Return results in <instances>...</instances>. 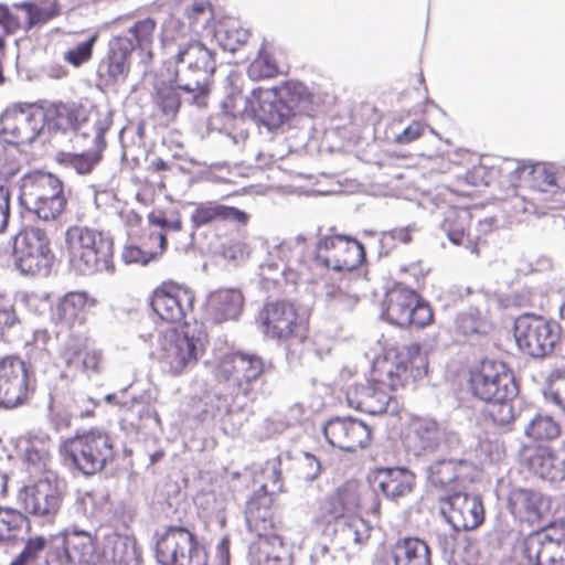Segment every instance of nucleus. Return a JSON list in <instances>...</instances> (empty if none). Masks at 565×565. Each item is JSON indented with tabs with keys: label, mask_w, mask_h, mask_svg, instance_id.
I'll return each instance as SVG.
<instances>
[{
	"label": "nucleus",
	"mask_w": 565,
	"mask_h": 565,
	"mask_svg": "<svg viewBox=\"0 0 565 565\" xmlns=\"http://www.w3.org/2000/svg\"><path fill=\"white\" fill-rule=\"evenodd\" d=\"M380 515L381 500L375 490L349 480L319 502L313 524L322 533L334 532L340 522L351 531L364 516L379 519Z\"/></svg>",
	"instance_id": "nucleus-1"
},
{
	"label": "nucleus",
	"mask_w": 565,
	"mask_h": 565,
	"mask_svg": "<svg viewBox=\"0 0 565 565\" xmlns=\"http://www.w3.org/2000/svg\"><path fill=\"white\" fill-rule=\"evenodd\" d=\"M30 483L17 493V501L24 513L53 522L63 503V487L57 473L50 468V455L29 448L23 461Z\"/></svg>",
	"instance_id": "nucleus-2"
},
{
	"label": "nucleus",
	"mask_w": 565,
	"mask_h": 565,
	"mask_svg": "<svg viewBox=\"0 0 565 565\" xmlns=\"http://www.w3.org/2000/svg\"><path fill=\"white\" fill-rule=\"evenodd\" d=\"M65 460L84 475H95L117 457L115 438L103 428L76 433L61 446Z\"/></svg>",
	"instance_id": "nucleus-3"
},
{
	"label": "nucleus",
	"mask_w": 565,
	"mask_h": 565,
	"mask_svg": "<svg viewBox=\"0 0 565 565\" xmlns=\"http://www.w3.org/2000/svg\"><path fill=\"white\" fill-rule=\"evenodd\" d=\"M72 267L81 275L114 270V243L100 232L74 226L66 232Z\"/></svg>",
	"instance_id": "nucleus-4"
},
{
	"label": "nucleus",
	"mask_w": 565,
	"mask_h": 565,
	"mask_svg": "<svg viewBox=\"0 0 565 565\" xmlns=\"http://www.w3.org/2000/svg\"><path fill=\"white\" fill-rule=\"evenodd\" d=\"M427 359L418 342L390 349L373 366V375L392 392L415 384L427 375Z\"/></svg>",
	"instance_id": "nucleus-5"
},
{
	"label": "nucleus",
	"mask_w": 565,
	"mask_h": 565,
	"mask_svg": "<svg viewBox=\"0 0 565 565\" xmlns=\"http://www.w3.org/2000/svg\"><path fill=\"white\" fill-rule=\"evenodd\" d=\"M204 349L201 332L189 327L172 328L159 334L156 356L162 370L175 377L193 369Z\"/></svg>",
	"instance_id": "nucleus-6"
},
{
	"label": "nucleus",
	"mask_w": 565,
	"mask_h": 565,
	"mask_svg": "<svg viewBox=\"0 0 565 565\" xmlns=\"http://www.w3.org/2000/svg\"><path fill=\"white\" fill-rule=\"evenodd\" d=\"M382 316L399 328L424 329L434 323L433 307L415 289L404 281L394 282L385 292Z\"/></svg>",
	"instance_id": "nucleus-7"
},
{
	"label": "nucleus",
	"mask_w": 565,
	"mask_h": 565,
	"mask_svg": "<svg viewBox=\"0 0 565 565\" xmlns=\"http://www.w3.org/2000/svg\"><path fill=\"white\" fill-rule=\"evenodd\" d=\"M20 204L44 221L57 218L66 207L63 182L52 173L35 171L23 177Z\"/></svg>",
	"instance_id": "nucleus-8"
},
{
	"label": "nucleus",
	"mask_w": 565,
	"mask_h": 565,
	"mask_svg": "<svg viewBox=\"0 0 565 565\" xmlns=\"http://www.w3.org/2000/svg\"><path fill=\"white\" fill-rule=\"evenodd\" d=\"M468 388L471 395L481 401L513 399L519 387L509 365L494 359H483L468 372Z\"/></svg>",
	"instance_id": "nucleus-9"
},
{
	"label": "nucleus",
	"mask_w": 565,
	"mask_h": 565,
	"mask_svg": "<svg viewBox=\"0 0 565 565\" xmlns=\"http://www.w3.org/2000/svg\"><path fill=\"white\" fill-rule=\"evenodd\" d=\"M514 338L519 349L532 358L550 356L561 345V324L540 315L523 313L515 319Z\"/></svg>",
	"instance_id": "nucleus-10"
},
{
	"label": "nucleus",
	"mask_w": 565,
	"mask_h": 565,
	"mask_svg": "<svg viewBox=\"0 0 565 565\" xmlns=\"http://www.w3.org/2000/svg\"><path fill=\"white\" fill-rule=\"evenodd\" d=\"M13 258L22 274L47 277L54 265L55 255L46 232L33 226L21 230L13 239Z\"/></svg>",
	"instance_id": "nucleus-11"
},
{
	"label": "nucleus",
	"mask_w": 565,
	"mask_h": 565,
	"mask_svg": "<svg viewBox=\"0 0 565 565\" xmlns=\"http://www.w3.org/2000/svg\"><path fill=\"white\" fill-rule=\"evenodd\" d=\"M257 322L270 339L302 342L308 335V317L288 300L265 302L258 311Z\"/></svg>",
	"instance_id": "nucleus-12"
},
{
	"label": "nucleus",
	"mask_w": 565,
	"mask_h": 565,
	"mask_svg": "<svg viewBox=\"0 0 565 565\" xmlns=\"http://www.w3.org/2000/svg\"><path fill=\"white\" fill-rule=\"evenodd\" d=\"M317 265L334 271L352 273L366 262L364 245L345 234H328L320 237L315 247Z\"/></svg>",
	"instance_id": "nucleus-13"
},
{
	"label": "nucleus",
	"mask_w": 565,
	"mask_h": 565,
	"mask_svg": "<svg viewBox=\"0 0 565 565\" xmlns=\"http://www.w3.org/2000/svg\"><path fill=\"white\" fill-rule=\"evenodd\" d=\"M156 556L162 565H207V553L184 526L172 525L159 535Z\"/></svg>",
	"instance_id": "nucleus-14"
},
{
	"label": "nucleus",
	"mask_w": 565,
	"mask_h": 565,
	"mask_svg": "<svg viewBox=\"0 0 565 565\" xmlns=\"http://www.w3.org/2000/svg\"><path fill=\"white\" fill-rule=\"evenodd\" d=\"M195 291L186 284L168 279L158 285L149 297L152 311L164 322L180 323L193 312Z\"/></svg>",
	"instance_id": "nucleus-15"
},
{
	"label": "nucleus",
	"mask_w": 565,
	"mask_h": 565,
	"mask_svg": "<svg viewBox=\"0 0 565 565\" xmlns=\"http://www.w3.org/2000/svg\"><path fill=\"white\" fill-rule=\"evenodd\" d=\"M265 371V364L256 354L231 352L223 355L217 362L214 375L237 390L238 393L247 396L253 392V383L257 381Z\"/></svg>",
	"instance_id": "nucleus-16"
},
{
	"label": "nucleus",
	"mask_w": 565,
	"mask_h": 565,
	"mask_svg": "<svg viewBox=\"0 0 565 565\" xmlns=\"http://www.w3.org/2000/svg\"><path fill=\"white\" fill-rule=\"evenodd\" d=\"M175 62L186 64L188 70L196 74L193 81L180 85V88L193 94V103L199 104L200 98L210 93L211 77L215 72L213 53L201 42L191 41L179 49Z\"/></svg>",
	"instance_id": "nucleus-17"
},
{
	"label": "nucleus",
	"mask_w": 565,
	"mask_h": 565,
	"mask_svg": "<svg viewBox=\"0 0 565 565\" xmlns=\"http://www.w3.org/2000/svg\"><path fill=\"white\" fill-rule=\"evenodd\" d=\"M43 114L32 105H13L0 116V138L10 145L30 143L43 129Z\"/></svg>",
	"instance_id": "nucleus-18"
},
{
	"label": "nucleus",
	"mask_w": 565,
	"mask_h": 565,
	"mask_svg": "<svg viewBox=\"0 0 565 565\" xmlns=\"http://www.w3.org/2000/svg\"><path fill=\"white\" fill-rule=\"evenodd\" d=\"M519 463L533 477L557 483L565 480V455L544 444H524L519 450Z\"/></svg>",
	"instance_id": "nucleus-19"
},
{
	"label": "nucleus",
	"mask_w": 565,
	"mask_h": 565,
	"mask_svg": "<svg viewBox=\"0 0 565 565\" xmlns=\"http://www.w3.org/2000/svg\"><path fill=\"white\" fill-rule=\"evenodd\" d=\"M268 483H264L260 490L247 501L245 518L249 531L258 536V541L280 544L284 537L280 532L281 521L275 519L271 505L273 498L268 493Z\"/></svg>",
	"instance_id": "nucleus-20"
},
{
	"label": "nucleus",
	"mask_w": 565,
	"mask_h": 565,
	"mask_svg": "<svg viewBox=\"0 0 565 565\" xmlns=\"http://www.w3.org/2000/svg\"><path fill=\"white\" fill-rule=\"evenodd\" d=\"M440 511L457 531H471L482 524L484 508L477 494L451 492L439 498Z\"/></svg>",
	"instance_id": "nucleus-21"
},
{
	"label": "nucleus",
	"mask_w": 565,
	"mask_h": 565,
	"mask_svg": "<svg viewBox=\"0 0 565 565\" xmlns=\"http://www.w3.org/2000/svg\"><path fill=\"white\" fill-rule=\"evenodd\" d=\"M30 372L19 355H6L0 360V405L13 408L21 405L30 393Z\"/></svg>",
	"instance_id": "nucleus-22"
},
{
	"label": "nucleus",
	"mask_w": 565,
	"mask_h": 565,
	"mask_svg": "<svg viewBox=\"0 0 565 565\" xmlns=\"http://www.w3.org/2000/svg\"><path fill=\"white\" fill-rule=\"evenodd\" d=\"M328 443L345 452L367 448L372 443V429L353 417L330 418L323 426Z\"/></svg>",
	"instance_id": "nucleus-23"
},
{
	"label": "nucleus",
	"mask_w": 565,
	"mask_h": 565,
	"mask_svg": "<svg viewBox=\"0 0 565 565\" xmlns=\"http://www.w3.org/2000/svg\"><path fill=\"white\" fill-rule=\"evenodd\" d=\"M134 51V42L127 35L113 36L108 42L107 52L98 65L99 77L107 85L126 81L130 73Z\"/></svg>",
	"instance_id": "nucleus-24"
},
{
	"label": "nucleus",
	"mask_w": 565,
	"mask_h": 565,
	"mask_svg": "<svg viewBox=\"0 0 565 565\" xmlns=\"http://www.w3.org/2000/svg\"><path fill=\"white\" fill-rule=\"evenodd\" d=\"M252 111L270 129L278 128L294 117L291 106L284 100L280 88H257L252 93Z\"/></svg>",
	"instance_id": "nucleus-25"
},
{
	"label": "nucleus",
	"mask_w": 565,
	"mask_h": 565,
	"mask_svg": "<svg viewBox=\"0 0 565 565\" xmlns=\"http://www.w3.org/2000/svg\"><path fill=\"white\" fill-rule=\"evenodd\" d=\"M388 387L380 383V379L374 376L372 383L367 385H352L347 391L348 405L359 412L370 415H380L387 411L392 401Z\"/></svg>",
	"instance_id": "nucleus-26"
},
{
	"label": "nucleus",
	"mask_w": 565,
	"mask_h": 565,
	"mask_svg": "<svg viewBox=\"0 0 565 565\" xmlns=\"http://www.w3.org/2000/svg\"><path fill=\"white\" fill-rule=\"evenodd\" d=\"M62 359L67 367L86 374L98 373L103 363L102 351L94 348L86 335H71Z\"/></svg>",
	"instance_id": "nucleus-27"
},
{
	"label": "nucleus",
	"mask_w": 565,
	"mask_h": 565,
	"mask_svg": "<svg viewBox=\"0 0 565 565\" xmlns=\"http://www.w3.org/2000/svg\"><path fill=\"white\" fill-rule=\"evenodd\" d=\"M244 306L243 294L235 288H220L209 294L205 315L214 323L236 320Z\"/></svg>",
	"instance_id": "nucleus-28"
},
{
	"label": "nucleus",
	"mask_w": 565,
	"mask_h": 565,
	"mask_svg": "<svg viewBox=\"0 0 565 565\" xmlns=\"http://www.w3.org/2000/svg\"><path fill=\"white\" fill-rule=\"evenodd\" d=\"M96 305L85 291H70L56 305V322L66 329L86 322L87 310Z\"/></svg>",
	"instance_id": "nucleus-29"
},
{
	"label": "nucleus",
	"mask_w": 565,
	"mask_h": 565,
	"mask_svg": "<svg viewBox=\"0 0 565 565\" xmlns=\"http://www.w3.org/2000/svg\"><path fill=\"white\" fill-rule=\"evenodd\" d=\"M415 475L401 467L377 468L374 471V481L384 495L391 500L408 495L415 487Z\"/></svg>",
	"instance_id": "nucleus-30"
},
{
	"label": "nucleus",
	"mask_w": 565,
	"mask_h": 565,
	"mask_svg": "<svg viewBox=\"0 0 565 565\" xmlns=\"http://www.w3.org/2000/svg\"><path fill=\"white\" fill-rule=\"evenodd\" d=\"M542 493L527 488H515L509 493L507 508L521 522L536 523L542 520Z\"/></svg>",
	"instance_id": "nucleus-31"
},
{
	"label": "nucleus",
	"mask_w": 565,
	"mask_h": 565,
	"mask_svg": "<svg viewBox=\"0 0 565 565\" xmlns=\"http://www.w3.org/2000/svg\"><path fill=\"white\" fill-rule=\"evenodd\" d=\"M438 427L437 423L427 418H414L407 425L403 444L407 451L415 455L431 448L437 444Z\"/></svg>",
	"instance_id": "nucleus-32"
},
{
	"label": "nucleus",
	"mask_w": 565,
	"mask_h": 565,
	"mask_svg": "<svg viewBox=\"0 0 565 565\" xmlns=\"http://www.w3.org/2000/svg\"><path fill=\"white\" fill-rule=\"evenodd\" d=\"M392 553L395 565H430L429 547L417 537L398 540Z\"/></svg>",
	"instance_id": "nucleus-33"
},
{
	"label": "nucleus",
	"mask_w": 565,
	"mask_h": 565,
	"mask_svg": "<svg viewBox=\"0 0 565 565\" xmlns=\"http://www.w3.org/2000/svg\"><path fill=\"white\" fill-rule=\"evenodd\" d=\"M20 7L26 18V31L36 25H42L60 15V3L57 0H28L22 1Z\"/></svg>",
	"instance_id": "nucleus-34"
},
{
	"label": "nucleus",
	"mask_w": 565,
	"mask_h": 565,
	"mask_svg": "<svg viewBox=\"0 0 565 565\" xmlns=\"http://www.w3.org/2000/svg\"><path fill=\"white\" fill-rule=\"evenodd\" d=\"M179 89H181L180 85L177 87L166 82H158L154 86L153 103L168 121L175 119L179 113L181 106Z\"/></svg>",
	"instance_id": "nucleus-35"
},
{
	"label": "nucleus",
	"mask_w": 565,
	"mask_h": 565,
	"mask_svg": "<svg viewBox=\"0 0 565 565\" xmlns=\"http://www.w3.org/2000/svg\"><path fill=\"white\" fill-rule=\"evenodd\" d=\"M23 529L26 532L32 529L25 513L13 508H0V542L15 540Z\"/></svg>",
	"instance_id": "nucleus-36"
},
{
	"label": "nucleus",
	"mask_w": 565,
	"mask_h": 565,
	"mask_svg": "<svg viewBox=\"0 0 565 565\" xmlns=\"http://www.w3.org/2000/svg\"><path fill=\"white\" fill-rule=\"evenodd\" d=\"M282 72L276 58L273 56L268 43L263 42L257 56L249 64L247 74L253 81L270 79L280 75Z\"/></svg>",
	"instance_id": "nucleus-37"
},
{
	"label": "nucleus",
	"mask_w": 565,
	"mask_h": 565,
	"mask_svg": "<svg viewBox=\"0 0 565 565\" xmlns=\"http://www.w3.org/2000/svg\"><path fill=\"white\" fill-rule=\"evenodd\" d=\"M17 172L15 162L9 160L7 153L0 152V233L6 228L10 216V191L7 183Z\"/></svg>",
	"instance_id": "nucleus-38"
},
{
	"label": "nucleus",
	"mask_w": 565,
	"mask_h": 565,
	"mask_svg": "<svg viewBox=\"0 0 565 565\" xmlns=\"http://www.w3.org/2000/svg\"><path fill=\"white\" fill-rule=\"evenodd\" d=\"M106 146L105 131L100 128L95 135L93 148L82 153L73 154L70 158L71 166L82 174L89 173L102 160Z\"/></svg>",
	"instance_id": "nucleus-39"
},
{
	"label": "nucleus",
	"mask_w": 565,
	"mask_h": 565,
	"mask_svg": "<svg viewBox=\"0 0 565 565\" xmlns=\"http://www.w3.org/2000/svg\"><path fill=\"white\" fill-rule=\"evenodd\" d=\"M252 565H294V562L284 540H281V545L258 541Z\"/></svg>",
	"instance_id": "nucleus-40"
},
{
	"label": "nucleus",
	"mask_w": 565,
	"mask_h": 565,
	"mask_svg": "<svg viewBox=\"0 0 565 565\" xmlns=\"http://www.w3.org/2000/svg\"><path fill=\"white\" fill-rule=\"evenodd\" d=\"M458 478L457 465L451 460H439L429 467L428 479L431 486L445 490V494L457 492L455 483Z\"/></svg>",
	"instance_id": "nucleus-41"
},
{
	"label": "nucleus",
	"mask_w": 565,
	"mask_h": 565,
	"mask_svg": "<svg viewBox=\"0 0 565 565\" xmlns=\"http://www.w3.org/2000/svg\"><path fill=\"white\" fill-rule=\"evenodd\" d=\"M51 113L55 120V125L63 130L76 129L78 125L85 120V110L83 105L75 102L54 103L51 106Z\"/></svg>",
	"instance_id": "nucleus-42"
},
{
	"label": "nucleus",
	"mask_w": 565,
	"mask_h": 565,
	"mask_svg": "<svg viewBox=\"0 0 565 565\" xmlns=\"http://www.w3.org/2000/svg\"><path fill=\"white\" fill-rule=\"evenodd\" d=\"M108 401L115 399L121 412V420L131 426H139L141 420L151 415V407L148 402L140 397L117 399L115 395L107 396Z\"/></svg>",
	"instance_id": "nucleus-43"
},
{
	"label": "nucleus",
	"mask_w": 565,
	"mask_h": 565,
	"mask_svg": "<svg viewBox=\"0 0 565 565\" xmlns=\"http://www.w3.org/2000/svg\"><path fill=\"white\" fill-rule=\"evenodd\" d=\"M443 228L451 243L461 245L470 228L469 213L458 209L449 210L443 222Z\"/></svg>",
	"instance_id": "nucleus-44"
},
{
	"label": "nucleus",
	"mask_w": 565,
	"mask_h": 565,
	"mask_svg": "<svg viewBox=\"0 0 565 565\" xmlns=\"http://www.w3.org/2000/svg\"><path fill=\"white\" fill-rule=\"evenodd\" d=\"M527 553H533L540 565H565V545L542 544L536 539H525Z\"/></svg>",
	"instance_id": "nucleus-45"
},
{
	"label": "nucleus",
	"mask_w": 565,
	"mask_h": 565,
	"mask_svg": "<svg viewBox=\"0 0 565 565\" xmlns=\"http://www.w3.org/2000/svg\"><path fill=\"white\" fill-rule=\"evenodd\" d=\"M525 436L537 441H551L562 434L561 425L551 416L536 415L525 427Z\"/></svg>",
	"instance_id": "nucleus-46"
},
{
	"label": "nucleus",
	"mask_w": 565,
	"mask_h": 565,
	"mask_svg": "<svg viewBox=\"0 0 565 565\" xmlns=\"http://www.w3.org/2000/svg\"><path fill=\"white\" fill-rule=\"evenodd\" d=\"M250 32L237 24L228 22L223 24L216 31V40L224 51L236 52L243 47L249 40Z\"/></svg>",
	"instance_id": "nucleus-47"
},
{
	"label": "nucleus",
	"mask_w": 565,
	"mask_h": 565,
	"mask_svg": "<svg viewBox=\"0 0 565 565\" xmlns=\"http://www.w3.org/2000/svg\"><path fill=\"white\" fill-rule=\"evenodd\" d=\"M157 243L154 248H143L140 246L129 245L122 252V258L127 264L142 263L147 264L150 259L154 258L164 252L167 245L166 233H153L149 236Z\"/></svg>",
	"instance_id": "nucleus-48"
},
{
	"label": "nucleus",
	"mask_w": 565,
	"mask_h": 565,
	"mask_svg": "<svg viewBox=\"0 0 565 565\" xmlns=\"http://www.w3.org/2000/svg\"><path fill=\"white\" fill-rule=\"evenodd\" d=\"M157 28V22L152 18H145L136 21L128 29V36L132 40L135 50L139 49L140 51H146L147 54L151 57V46L153 43L154 32Z\"/></svg>",
	"instance_id": "nucleus-49"
},
{
	"label": "nucleus",
	"mask_w": 565,
	"mask_h": 565,
	"mask_svg": "<svg viewBox=\"0 0 565 565\" xmlns=\"http://www.w3.org/2000/svg\"><path fill=\"white\" fill-rule=\"evenodd\" d=\"M278 88L285 93L282 98L288 102V106H291L294 115L297 109L305 108L313 103V94L302 82L285 81Z\"/></svg>",
	"instance_id": "nucleus-50"
},
{
	"label": "nucleus",
	"mask_w": 565,
	"mask_h": 565,
	"mask_svg": "<svg viewBox=\"0 0 565 565\" xmlns=\"http://www.w3.org/2000/svg\"><path fill=\"white\" fill-rule=\"evenodd\" d=\"M20 4L21 2H17L9 7L0 3V26L6 36L19 30L26 31V18Z\"/></svg>",
	"instance_id": "nucleus-51"
},
{
	"label": "nucleus",
	"mask_w": 565,
	"mask_h": 565,
	"mask_svg": "<svg viewBox=\"0 0 565 565\" xmlns=\"http://www.w3.org/2000/svg\"><path fill=\"white\" fill-rule=\"evenodd\" d=\"M64 551L73 565H89L93 546L88 537L74 535L65 540Z\"/></svg>",
	"instance_id": "nucleus-52"
},
{
	"label": "nucleus",
	"mask_w": 565,
	"mask_h": 565,
	"mask_svg": "<svg viewBox=\"0 0 565 565\" xmlns=\"http://www.w3.org/2000/svg\"><path fill=\"white\" fill-rule=\"evenodd\" d=\"M49 544L43 535L29 537L20 554L12 561L11 565H34Z\"/></svg>",
	"instance_id": "nucleus-53"
},
{
	"label": "nucleus",
	"mask_w": 565,
	"mask_h": 565,
	"mask_svg": "<svg viewBox=\"0 0 565 565\" xmlns=\"http://www.w3.org/2000/svg\"><path fill=\"white\" fill-rule=\"evenodd\" d=\"M482 327L481 320L467 312L459 313L451 328V333L457 342H463L468 338L478 334Z\"/></svg>",
	"instance_id": "nucleus-54"
},
{
	"label": "nucleus",
	"mask_w": 565,
	"mask_h": 565,
	"mask_svg": "<svg viewBox=\"0 0 565 565\" xmlns=\"http://www.w3.org/2000/svg\"><path fill=\"white\" fill-rule=\"evenodd\" d=\"M97 39V33H94L85 42L78 43L75 47L68 49L64 53V61L73 67H79L87 63L93 56V50Z\"/></svg>",
	"instance_id": "nucleus-55"
},
{
	"label": "nucleus",
	"mask_w": 565,
	"mask_h": 565,
	"mask_svg": "<svg viewBox=\"0 0 565 565\" xmlns=\"http://www.w3.org/2000/svg\"><path fill=\"white\" fill-rule=\"evenodd\" d=\"M511 402L512 399L487 402L491 405L488 409V417L491 419L493 425L498 427H505L513 423L514 409Z\"/></svg>",
	"instance_id": "nucleus-56"
},
{
	"label": "nucleus",
	"mask_w": 565,
	"mask_h": 565,
	"mask_svg": "<svg viewBox=\"0 0 565 565\" xmlns=\"http://www.w3.org/2000/svg\"><path fill=\"white\" fill-rule=\"evenodd\" d=\"M526 539H536L542 544L565 545V520H555L541 531L530 534Z\"/></svg>",
	"instance_id": "nucleus-57"
},
{
	"label": "nucleus",
	"mask_w": 565,
	"mask_h": 565,
	"mask_svg": "<svg viewBox=\"0 0 565 565\" xmlns=\"http://www.w3.org/2000/svg\"><path fill=\"white\" fill-rule=\"evenodd\" d=\"M548 396L565 413V372L554 370L548 377Z\"/></svg>",
	"instance_id": "nucleus-58"
},
{
	"label": "nucleus",
	"mask_w": 565,
	"mask_h": 565,
	"mask_svg": "<svg viewBox=\"0 0 565 565\" xmlns=\"http://www.w3.org/2000/svg\"><path fill=\"white\" fill-rule=\"evenodd\" d=\"M215 221L234 222L239 225H246L249 215L234 206L224 205L214 201Z\"/></svg>",
	"instance_id": "nucleus-59"
},
{
	"label": "nucleus",
	"mask_w": 565,
	"mask_h": 565,
	"mask_svg": "<svg viewBox=\"0 0 565 565\" xmlns=\"http://www.w3.org/2000/svg\"><path fill=\"white\" fill-rule=\"evenodd\" d=\"M280 466H281V461L277 457V458L267 460L265 463V467L263 468V475L268 480L265 483H268L267 490L270 495H271V493L282 490V478H281Z\"/></svg>",
	"instance_id": "nucleus-60"
},
{
	"label": "nucleus",
	"mask_w": 565,
	"mask_h": 565,
	"mask_svg": "<svg viewBox=\"0 0 565 565\" xmlns=\"http://www.w3.org/2000/svg\"><path fill=\"white\" fill-rule=\"evenodd\" d=\"M214 201L199 203L191 214V221L195 227L215 222Z\"/></svg>",
	"instance_id": "nucleus-61"
},
{
	"label": "nucleus",
	"mask_w": 565,
	"mask_h": 565,
	"mask_svg": "<svg viewBox=\"0 0 565 565\" xmlns=\"http://www.w3.org/2000/svg\"><path fill=\"white\" fill-rule=\"evenodd\" d=\"M426 126L419 120H413L401 134L394 137L397 145H408L418 140L425 132Z\"/></svg>",
	"instance_id": "nucleus-62"
},
{
	"label": "nucleus",
	"mask_w": 565,
	"mask_h": 565,
	"mask_svg": "<svg viewBox=\"0 0 565 565\" xmlns=\"http://www.w3.org/2000/svg\"><path fill=\"white\" fill-rule=\"evenodd\" d=\"M321 471L320 461L311 454H305L299 461V473L307 481L315 480Z\"/></svg>",
	"instance_id": "nucleus-63"
},
{
	"label": "nucleus",
	"mask_w": 565,
	"mask_h": 565,
	"mask_svg": "<svg viewBox=\"0 0 565 565\" xmlns=\"http://www.w3.org/2000/svg\"><path fill=\"white\" fill-rule=\"evenodd\" d=\"M509 565H540L533 553H527L526 541L524 540L523 547L520 552L515 553Z\"/></svg>",
	"instance_id": "nucleus-64"
}]
</instances>
